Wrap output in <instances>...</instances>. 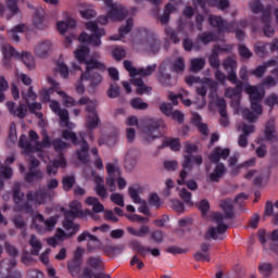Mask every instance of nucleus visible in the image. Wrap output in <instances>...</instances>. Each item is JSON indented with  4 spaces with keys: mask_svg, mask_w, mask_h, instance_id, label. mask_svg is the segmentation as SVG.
Masks as SVG:
<instances>
[{
    "mask_svg": "<svg viewBox=\"0 0 278 278\" xmlns=\"http://www.w3.org/2000/svg\"><path fill=\"white\" fill-rule=\"evenodd\" d=\"M233 203L231 198L219 201V207L224 214L216 212L212 215L213 223L217 224V226L210 227L207 230L206 236L212 238V240H218V236H223V233H226L227 229H229V226L224 222L225 219L233 220V218H236Z\"/></svg>",
    "mask_w": 278,
    "mask_h": 278,
    "instance_id": "1",
    "label": "nucleus"
},
{
    "mask_svg": "<svg viewBox=\"0 0 278 278\" xmlns=\"http://www.w3.org/2000/svg\"><path fill=\"white\" fill-rule=\"evenodd\" d=\"M245 92L250 97L251 109H244L242 116L248 123H256L257 118L262 116L264 110L262 109V99L264 93L260 92V88L249 85L245 87Z\"/></svg>",
    "mask_w": 278,
    "mask_h": 278,
    "instance_id": "2",
    "label": "nucleus"
},
{
    "mask_svg": "<svg viewBox=\"0 0 278 278\" xmlns=\"http://www.w3.org/2000/svg\"><path fill=\"white\" fill-rule=\"evenodd\" d=\"M60 186V181L56 178L47 180L46 188H41L37 191H28L26 199L28 203H35V205H47V201H53L55 199V188Z\"/></svg>",
    "mask_w": 278,
    "mask_h": 278,
    "instance_id": "3",
    "label": "nucleus"
},
{
    "mask_svg": "<svg viewBox=\"0 0 278 278\" xmlns=\"http://www.w3.org/2000/svg\"><path fill=\"white\" fill-rule=\"evenodd\" d=\"M105 64L94 58H90V61L87 62L85 71L81 72L80 79L81 81H89V88H97L101 86L103 81V76L98 72H105Z\"/></svg>",
    "mask_w": 278,
    "mask_h": 278,
    "instance_id": "4",
    "label": "nucleus"
},
{
    "mask_svg": "<svg viewBox=\"0 0 278 278\" xmlns=\"http://www.w3.org/2000/svg\"><path fill=\"white\" fill-rule=\"evenodd\" d=\"M230 153L231 150H229V148L222 149L220 147H217L208 155L210 162L212 164H216L213 172L208 175V179L211 182L218 184V181L223 179L225 173H227V167H225V164L218 162H220V160H227Z\"/></svg>",
    "mask_w": 278,
    "mask_h": 278,
    "instance_id": "5",
    "label": "nucleus"
},
{
    "mask_svg": "<svg viewBox=\"0 0 278 278\" xmlns=\"http://www.w3.org/2000/svg\"><path fill=\"white\" fill-rule=\"evenodd\" d=\"M62 136L65 140H71L73 144H76V147H78L76 150L78 161L81 162V164H89L90 163V153H89L90 144H88V141H86L84 137H80L81 140L77 141V135H75V132L68 129L64 130Z\"/></svg>",
    "mask_w": 278,
    "mask_h": 278,
    "instance_id": "6",
    "label": "nucleus"
},
{
    "mask_svg": "<svg viewBox=\"0 0 278 278\" xmlns=\"http://www.w3.org/2000/svg\"><path fill=\"white\" fill-rule=\"evenodd\" d=\"M86 29L92 31V35H88L87 33H81L78 37L79 42H87V45H91V47H101V38L105 36V29L99 28L97 22H87Z\"/></svg>",
    "mask_w": 278,
    "mask_h": 278,
    "instance_id": "7",
    "label": "nucleus"
},
{
    "mask_svg": "<svg viewBox=\"0 0 278 278\" xmlns=\"http://www.w3.org/2000/svg\"><path fill=\"white\" fill-rule=\"evenodd\" d=\"M162 127V122L152 117H143L141 119L142 138L146 142H153L156 138H160L157 130Z\"/></svg>",
    "mask_w": 278,
    "mask_h": 278,
    "instance_id": "8",
    "label": "nucleus"
},
{
    "mask_svg": "<svg viewBox=\"0 0 278 278\" xmlns=\"http://www.w3.org/2000/svg\"><path fill=\"white\" fill-rule=\"evenodd\" d=\"M43 139L41 142H36V146L31 141L27 140V137L22 136L20 138V147L28 153L31 151H42V149H49L51 147V138L47 134V130L42 131Z\"/></svg>",
    "mask_w": 278,
    "mask_h": 278,
    "instance_id": "9",
    "label": "nucleus"
},
{
    "mask_svg": "<svg viewBox=\"0 0 278 278\" xmlns=\"http://www.w3.org/2000/svg\"><path fill=\"white\" fill-rule=\"evenodd\" d=\"M169 71H170V62L163 61L160 64L159 72H157L159 83L162 84L163 86H173V84H170V79H173V76L170 75Z\"/></svg>",
    "mask_w": 278,
    "mask_h": 278,
    "instance_id": "10",
    "label": "nucleus"
},
{
    "mask_svg": "<svg viewBox=\"0 0 278 278\" xmlns=\"http://www.w3.org/2000/svg\"><path fill=\"white\" fill-rule=\"evenodd\" d=\"M38 223H41V225ZM56 223L58 222L53 217L45 220V216H42V214H37L33 218V225L35 226V229H37V231L39 233H42L45 231V228L42 227V225H45V227L48 231H51V229H53V227H55Z\"/></svg>",
    "mask_w": 278,
    "mask_h": 278,
    "instance_id": "11",
    "label": "nucleus"
},
{
    "mask_svg": "<svg viewBox=\"0 0 278 278\" xmlns=\"http://www.w3.org/2000/svg\"><path fill=\"white\" fill-rule=\"evenodd\" d=\"M2 64L3 66H5V68L12 67V58H15V60H21V52L16 51V49H14V47H12L11 45H4L2 47Z\"/></svg>",
    "mask_w": 278,
    "mask_h": 278,
    "instance_id": "12",
    "label": "nucleus"
},
{
    "mask_svg": "<svg viewBox=\"0 0 278 278\" xmlns=\"http://www.w3.org/2000/svg\"><path fill=\"white\" fill-rule=\"evenodd\" d=\"M239 129H240V131H242V134L239 136L238 144L242 149H245V147H249V136H250V134H255V125L241 123L239 125Z\"/></svg>",
    "mask_w": 278,
    "mask_h": 278,
    "instance_id": "13",
    "label": "nucleus"
},
{
    "mask_svg": "<svg viewBox=\"0 0 278 278\" xmlns=\"http://www.w3.org/2000/svg\"><path fill=\"white\" fill-rule=\"evenodd\" d=\"M242 86L243 84H239V85H236L235 87H228L225 90V97H227V99H231L232 108L240 106V99L242 97Z\"/></svg>",
    "mask_w": 278,
    "mask_h": 278,
    "instance_id": "14",
    "label": "nucleus"
},
{
    "mask_svg": "<svg viewBox=\"0 0 278 278\" xmlns=\"http://www.w3.org/2000/svg\"><path fill=\"white\" fill-rule=\"evenodd\" d=\"M129 11L123 7V4H115L110 11L108 12V17L110 21L121 22L127 18Z\"/></svg>",
    "mask_w": 278,
    "mask_h": 278,
    "instance_id": "15",
    "label": "nucleus"
},
{
    "mask_svg": "<svg viewBox=\"0 0 278 278\" xmlns=\"http://www.w3.org/2000/svg\"><path fill=\"white\" fill-rule=\"evenodd\" d=\"M92 176L94 177L93 181L96 184L94 192L100 197V199H108L110 193L108 192V187H105V179L97 175V173L92 172Z\"/></svg>",
    "mask_w": 278,
    "mask_h": 278,
    "instance_id": "16",
    "label": "nucleus"
},
{
    "mask_svg": "<svg viewBox=\"0 0 278 278\" xmlns=\"http://www.w3.org/2000/svg\"><path fill=\"white\" fill-rule=\"evenodd\" d=\"M208 23L212 27H216L220 34L231 30L229 23L218 15H208Z\"/></svg>",
    "mask_w": 278,
    "mask_h": 278,
    "instance_id": "17",
    "label": "nucleus"
},
{
    "mask_svg": "<svg viewBox=\"0 0 278 278\" xmlns=\"http://www.w3.org/2000/svg\"><path fill=\"white\" fill-rule=\"evenodd\" d=\"M87 113V128L90 130L97 129L99 127V124L101 123V118H99V113H97V108L94 109V105L88 106Z\"/></svg>",
    "mask_w": 278,
    "mask_h": 278,
    "instance_id": "18",
    "label": "nucleus"
},
{
    "mask_svg": "<svg viewBox=\"0 0 278 278\" xmlns=\"http://www.w3.org/2000/svg\"><path fill=\"white\" fill-rule=\"evenodd\" d=\"M10 114H12V116H16V118H25V116H27V105L20 103L18 105H16L15 102H7L5 103Z\"/></svg>",
    "mask_w": 278,
    "mask_h": 278,
    "instance_id": "19",
    "label": "nucleus"
},
{
    "mask_svg": "<svg viewBox=\"0 0 278 278\" xmlns=\"http://www.w3.org/2000/svg\"><path fill=\"white\" fill-rule=\"evenodd\" d=\"M198 148L195 144H192L190 142L185 143V155L182 161V168H189L192 169V153H197Z\"/></svg>",
    "mask_w": 278,
    "mask_h": 278,
    "instance_id": "20",
    "label": "nucleus"
},
{
    "mask_svg": "<svg viewBox=\"0 0 278 278\" xmlns=\"http://www.w3.org/2000/svg\"><path fill=\"white\" fill-rule=\"evenodd\" d=\"M128 194L132 199L134 203L139 204V212L141 214H144L146 216H149V206L147 205V201L140 199V195L138 194V190L134 189L132 187L128 188Z\"/></svg>",
    "mask_w": 278,
    "mask_h": 278,
    "instance_id": "21",
    "label": "nucleus"
},
{
    "mask_svg": "<svg viewBox=\"0 0 278 278\" xmlns=\"http://www.w3.org/2000/svg\"><path fill=\"white\" fill-rule=\"evenodd\" d=\"M216 106L219 110V123L222 127H229V117L227 116V101L224 98H217Z\"/></svg>",
    "mask_w": 278,
    "mask_h": 278,
    "instance_id": "22",
    "label": "nucleus"
},
{
    "mask_svg": "<svg viewBox=\"0 0 278 278\" xmlns=\"http://www.w3.org/2000/svg\"><path fill=\"white\" fill-rule=\"evenodd\" d=\"M175 12V7L170 3H167L164 7L163 14L157 15L156 21L164 27H168V24L170 23V14Z\"/></svg>",
    "mask_w": 278,
    "mask_h": 278,
    "instance_id": "23",
    "label": "nucleus"
},
{
    "mask_svg": "<svg viewBox=\"0 0 278 278\" xmlns=\"http://www.w3.org/2000/svg\"><path fill=\"white\" fill-rule=\"evenodd\" d=\"M52 49V43L51 41H41L36 45L34 49V53L37 58H47L49 55L50 51Z\"/></svg>",
    "mask_w": 278,
    "mask_h": 278,
    "instance_id": "24",
    "label": "nucleus"
},
{
    "mask_svg": "<svg viewBox=\"0 0 278 278\" xmlns=\"http://www.w3.org/2000/svg\"><path fill=\"white\" fill-rule=\"evenodd\" d=\"M48 83L50 86H52L49 89H43L41 91V101H43L45 103H49V101H51V94H53V90H58V88H60V83L55 81V79L48 77Z\"/></svg>",
    "mask_w": 278,
    "mask_h": 278,
    "instance_id": "25",
    "label": "nucleus"
},
{
    "mask_svg": "<svg viewBox=\"0 0 278 278\" xmlns=\"http://www.w3.org/2000/svg\"><path fill=\"white\" fill-rule=\"evenodd\" d=\"M74 55L79 64H85L86 66H88V62H90V59L87 58L88 55H90V48H88L87 46H80L79 49H76L74 51Z\"/></svg>",
    "mask_w": 278,
    "mask_h": 278,
    "instance_id": "26",
    "label": "nucleus"
},
{
    "mask_svg": "<svg viewBox=\"0 0 278 278\" xmlns=\"http://www.w3.org/2000/svg\"><path fill=\"white\" fill-rule=\"evenodd\" d=\"M131 29H134V18L130 17L126 21V25L119 27L118 35L111 36L109 40H123Z\"/></svg>",
    "mask_w": 278,
    "mask_h": 278,
    "instance_id": "27",
    "label": "nucleus"
},
{
    "mask_svg": "<svg viewBox=\"0 0 278 278\" xmlns=\"http://www.w3.org/2000/svg\"><path fill=\"white\" fill-rule=\"evenodd\" d=\"M265 139L267 142L275 143L277 142V130L275 129V121H268L265 127Z\"/></svg>",
    "mask_w": 278,
    "mask_h": 278,
    "instance_id": "28",
    "label": "nucleus"
},
{
    "mask_svg": "<svg viewBox=\"0 0 278 278\" xmlns=\"http://www.w3.org/2000/svg\"><path fill=\"white\" fill-rule=\"evenodd\" d=\"M131 84L137 87L136 93L140 96L151 94V91L153 90V88L144 84V80H142V78H132Z\"/></svg>",
    "mask_w": 278,
    "mask_h": 278,
    "instance_id": "29",
    "label": "nucleus"
},
{
    "mask_svg": "<svg viewBox=\"0 0 278 278\" xmlns=\"http://www.w3.org/2000/svg\"><path fill=\"white\" fill-rule=\"evenodd\" d=\"M34 25L37 29H45L47 27L45 24V9H35Z\"/></svg>",
    "mask_w": 278,
    "mask_h": 278,
    "instance_id": "30",
    "label": "nucleus"
},
{
    "mask_svg": "<svg viewBox=\"0 0 278 278\" xmlns=\"http://www.w3.org/2000/svg\"><path fill=\"white\" fill-rule=\"evenodd\" d=\"M136 164H138V152L130 150L128 151L125 160L126 170H134V168H136Z\"/></svg>",
    "mask_w": 278,
    "mask_h": 278,
    "instance_id": "31",
    "label": "nucleus"
},
{
    "mask_svg": "<svg viewBox=\"0 0 278 278\" xmlns=\"http://www.w3.org/2000/svg\"><path fill=\"white\" fill-rule=\"evenodd\" d=\"M62 212L64 214V222H63V227L64 229H72L73 228V222L75 220L76 216H79L77 213L74 211H68L66 208H62Z\"/></svg>",
    "mask_w": 278,
    "mask_h": 278,
    "instance_id": "32",
    "label": "nucleus"
},
{
    "mask_svg": "<svg viewBox=\"0 0 278 278\" xmlns=\"http://www.w3.org/2000/svg\"><path fill=\"white\" fill-rule=\"evenodd\" d=\"M87 205L92 206L93 214H101V212H105V207L101 202H99V198L96 197H88L86 199Z\"/></svg>",
    "mask_w": 278,
    "mask_h": 278,
    "instance_id": "33",
    "label": "nucleus"
},
{
    "mask_svg": "<svg viewBox=\"0 0 278 278\" xmlns=\"http://www.w3.org/2000/svg\"><path fill=\"white\" fill-rule=\"evenodd\" d=\"M87 266H89L90 270H105L103 266V260L99 256H91L87 260Z\"/></svg>",
    "mask_w": 278,
    "mask_h": 278,
    "instance_id": "34",
    "label": "nucleus"
},
{
    "mask_svg": "<svg viewBox=\"0 0 278 278\" xmlns=\"http://www.w3.org/2000/svg\"><path fill=\"white\" fill-rule=\"evenodd\" d=\"M34 179L42 181V179H45V173L40 169H29L25 177V181L26 184H34Z\"/></svg>",
    "mask_w": 278,
    "mask_h": 278,
    "instance_id": "35",
    "label": "nucleus"
},
{
    "mask_svg": "<svg viewBox=\"0 0 278 278\" xmlns=\"http://www.w3.org/2000/svg\"><path fill=\"white\" fill-rule=\"evenodd\" d=\"M219 51H222L220 47H216L208 56V64L211 68H220V59H218Z\"/></svg>",
    "mask_w": 278,
    "mask_h": 278,
    "instance_id": "36",
    "label": "nucleus"
},
{
    "mask_svg": "<svg viewBox=\"0 0 278 278\" xmlns=\"http://www.w3.org/2000/svg\"><path fill=\"white\" fill-rule=\"evenodd\" d=\"M20 60H22L28 71H34V68H36V62L34 61V55H31V53L22 52Z\"/></svg>",
    "mask_w": 278,
    "mask_h": 278,
    "instance_id": "37",
    "label": "nucleus"
},
{
    "mask_svg": "<svg viewBox=\"0 0 278 278\" xmlns=\"http://www.w3.org/2000/svg\"><path fill=\"white\" fill-rule=\"evenodd\" d=\"M78 11L83 18H94L97 16V11L88 8L85 3L78 4Z\"/></svg>",
    "mask_w": 278,
    "mask_h": 278,
    "instance_id": "38",
    "label": "nucleus"
},
{
    "mask_svg": "<svg viewBox=\"0 0 278 278\" xmlns=\"http://www.w3.org/2000/svg\"><path fill=\"white\" fill-rule=\"evenodd\" d=\"M146 46L151 53L155 54L160 52V42L155 38H153V36L151 35L147 36Z\"/></svg>",
    "mask_w": 278,
    "mask_h": 278,
    "instance_id": "39",
    "label": "nucleus"
},
{
    "mask_svg": "<svg viewBox=\"0 0 278 278\" xmlns=\"http://www.w3.org/2000/svg\"><path fill=\"white\" fill-rule=\"evenodd\" d=\"M223 67L227 73L238 71V61L233 56H228L223 61Z\"/></svg>",
    "mask_w": 278,
    "mask_h": 278,
    "instance_id": "40",
    "label": "nucleus"
},
{
    "mask_svg": "<svg viewBox=\"0 0 278 278\" xmlns=\"http://www.w3.org/2000/svg\"><path fill=\"white\" fill-rule=\"evenodd\" d=\"M268 66H270V64H268V61H266L262 65L256 66L255 70H252L250 72V75H253V77H256L257 79H262V77L266 75V71L268 70Z\"/></svg>",
    "mask_w": 278,
    "mask_h": 278,
    "instance_id": "41",
    "label": "nucleus"
},
{
    "mask_svg": "<svg viewBox=\"0 0 278 278\" xmlns=\"http://www.w3.org/2000/svg\"><path fill=\"white\" fill-rule=\"evenodd\" d=\"M13 201L16 205H21L23 203V199H25V193L21 192V184L15 182L13 185Z\"/></svg>",
    "mask_w": 278,
    "mask_h": 278,
    "instance_id": "42",
    "label": "nucleus"
},
{
    "mask_svg": "<svg viewBox=\"0 0 278 278\" xmlns=\"http://www.w3.org/2000/svg\"><path fill=\"white\" fill-rule=\"evenodd\" d=\"M191 73H199L205 68V59H192L190 62Z\"/></svg>",
    "mask_w": 278,
    "mask_h": 278,
    "instance_id": "43",
    "label": "nucleus"
},
{
    "mask_svg": "<svg viewBox=\"0 0 278 278\" xmlns=\"http://www.w3.org/2000/svg\"><path fill=\"white\" fill-rule=\"evenodd\" d=\"M130 105L131 108H134V110H140V111L149 110V103L144 102V100H142V98L140 97L132 98L130 100Z\"/></svg>",
    "mask_w": 278,
    "mask_h": 278,
    "instance_id": "44",
    "label": "nucleus"
},
{
    "mask_svg": "<svg viewBox=\"0 0 278 278\" xmlns=\"http://www.w3.org/2000/svg\"><path fill=\"white\" fill-rule=\"evenodd\" d=\"M86 240H90V242H96V247H99V244H101V240H99L97 236L91 235L88 231H84L77 237V242H86Z\"/></svg>",
    "mask_w": 278,
    "mask_h": 278,
    "instance_id": "45",
    "label": "nucleus"
},
{
    "mask_svg": "<svg viewBox=\"0 0 278 278\" xmlns=\"http://www.w3.org/2000/svg\"><path fill=\"white\" fill-rule=\"evenodd\" d=\"M29 244L33 248L31 255H39L40 249H42V242L38 240L36 235L30 236Z\"/></svg>",
    "mask_w": 278,
    "mask_h": 278,
    "instance_id": "46",
    "label": "nucleus"
},
{
    "mask_svg": "<svg viewBox=\"0 0 278 278\" xmlns=\"http://www.w3.org/2000/svg\"><path fill=\"white\" fill-rule=\"evenodd\" d=\"M164 33L174 45H179L181 42V39H179V35L170 26H165Z\"/></svg>",
    "mask_w": 278,
    "mask_h": 278,
    "instance_id": "47",
    "label": "nucleus"
},
{
    "mask_svg": "<svg viewBox=\"0 0 278 278\" xmlns=\"http://www.w3.org/2000/svg\"><path fill=\"white\" fill-rule=\"evenodd\" d=\"M10 90V84L5 79V76H0V103L5 101V92Z\"/></svg>",
    "mask_w": 278,
    "mask_h": 278,
    "instance_id": "48",
    "label": "nucleus"
},
{
    "mask_svg": "<svg viewBox=\"0 0 278 278\" xmlns=\"http://www.w3.org/2000/svg\"><path fill=\"white\" fill-rule=\"evenodd\" d=\"M51 146L53 147L54 151H56V153H62V151L68 147V143H66L61 138H58L50 141V147Z\"/></svg>",
    "mask_w": 278,
    "mask_h": 278,
    "instance_id": "49",
    "label": "nucleus"
},
{
    "mask_svg": "<svg viewBox=\"0 0 278 278\" xmlns=\"http://www.w3.org/2000/svg\"><path fill=\"white\" fill-rule=\"evenodd\" d=\"M67 268L71 275H77L79 269L81 268V260L73 258L71 262L67 263Z\"/></svg>",
    "mask_w": 278,
    "mask_h": 278,
    "instance_id": "50",
    "label": "nucleus"
},
{
    "mask_svg": "<svg viewBox=\"0 0 278 278\" xmlns=\"http://www.w3.org/2000/svg\"><path fill=\"white\" fill-rule=\"evenodd\" d=\"M185 70L186 63L181 56H179L170 66V71H174L175 73H184Z\"/></svg>",
    "mask_w": 278,
    "mask_h": 278,
    "instance_id": "51",
    "label": "nucleus"
},
{
    "mask_svg": "<svg viewBox=\"0 0 278 278\" xmlns=\"http://www.w3.org/2000/svg\"><path fill=\"white\" fill-rule=\"evenodd\" d=\"M62 184L63 190H65V192L73 190V186H75L76 184L75 176H64L62 179Z\"/></svg>",
    "mask_w": 278,
    "mask_h": 278,
    "instance_id": "52",
    "label": "nucleus"
},
{
    "mask_svg": "<svg viewBox=\"0 0 278 278\" xmlns=\"http://www.w3.org/2000/svg\"><path fill=\"white\" fill-rule=\"evenodd\" d=\"M157 71V64L148 65L147 67H141L138 70V75L141 77H151V74Z\"/></svg>",
    "mask_w": 278,
    "mask_h": 278,
    "instance_id": "53",
    "label": "nucleus"
},
{
    "mask_svg": "<svg viewBox=\"0 0 278 278\" xmlns=\"http://www.w3.org/2000/svg\"><path fill=\"white\" fill-rule=\"evenodd\" d=\"M124 68L129 73L131 79H136L139 70L134 67V63H131V61L125 60Z\"/></svg>",
    "mask_w": 278,
    "mask_h": 278,
    "instance_id": "54",
    "label": "nucleus"
},
{
    "mask_svg": "<svg viewBox=\"0 0 278 278\" xmlns=\"http://www.w3.org/2000/svg\"><path fill=\"white\" fill-rule=\"evenodd\" d=\"M182 47L185 51H192V49H195V51H199L201 49V46H199V42H194L190 38H186L184 40Z\"/></svg>",
    "mask_w": 278,
    "mask_h": 278,
    "instance_id": "55",
    "label": "nucleus"
},
{
    "mask_svg": "<svg viewBox=\"0 0 278 278\" xmlns=\"http://www.w3.org/2000/svg\"><path fill=\"white\" fill-rule=\"evenodd\" d=\"M106 94L109 99H116L117 97H121V87L116 84H111Z\"/></svg>",
    "mask_w": 278,
    "mask_h": 278,
    "instance_id": "56",
    "label": "nucleus"
},
{
    "mask_svg": "<svg viewBox=\"0 0 278 278\" xmlns=\"http://www.w3.org/2000/svg\"><path fill=\"white\" fill-rule=\"evenodd\" d=\"M7 8L10 10L12 16L21 14V9H18V0H7Z\"/></svg>",
    "mask_w": 278,
    "mask_h": 278,
    "instance_id": "57",
    "label": "nucleus"
},
{
    "mask_svg": "<svg viewBox=\"0 0 278 278\" xmlns=\"http://www.w3.org/2000/svg\"><path fill=\"white\" fill-rule=\"evenodd\" d=\"M258 270L264 277H270V274L273 273V264L262 263L258 265Z\"/></svg>",
    "mask_w": 278,
    "mask_h": 278,
    "instance_id": "58",
    "label": "nucleus"
},
{
    "mask_svg": "<svg viewBox=\"0 0 278 278\" xmlns=\"http://www.w3.org/2000/svg\"><path fill=\"white\" fill-rule=\"evenodd\" d=\"M130 247L134 249V251H137L139 255H147V248L142 245L138 240L130 241Z\"/></svg>",
    "mask_w": 278,
    "mask_h": 278,
    "instance_id": "59",
    "label": "nucleus"
},
{
    "mask_svg": "<svg viewBox=\"0 0 278 278\" xmlns=\"http://www.w3.org/2000/svg\"><path fill=\"white\" fill-rule=\"evenodd\" d=\"M198 40L202 45H210V42H214V35L210 31H204L202 35L198 36Z\"/></svg>",
    "mask_w": 278,
    "mask_h": 278,
    "instance_id": "60",
    "label": "nucleus"
},
{
    "mask_svg": "<svg viewBox=\"0 0 278 278\" xmlns=\"http://www.w3.org/2000/svg\"><path fill=\"white\" fill-rule=\"evenodd\" d=\"M228 25L230 27V30L228 31H233V29H239L242 31L249 25V22H247V20H241L239 22L229 23Z\"/></svg>",
    "mask_w": 278,
    "mask_h": 278,
    "instance_id": "61",
    "label": "nucleus"
},
{
    "mask_svg": "<svg viewBox=\"0 0 278 278\" xmlns=\"http://www.w3.org/2000/svg\"><path fill=\"white\" fill-rule=\"evenodd\" d=\"M164 231L162 230H154L150 233V240L156 242L157 244H162L164 242Z\"/></svg>",
    "mask_w": 278,
    "mask_h": 278,
    "instance_id": "62",
    "label": "nucleus"
},
{
    "mask_svg": "<svg viewBox=\"0 0 278 278\" xmlns=\"http://www.w3.org/2000/svg\"><path fill=\"white\" fill-rule=\"evenodd\" d=\"M265 105H267V108H270L271 110L273 108H275V105H278V94L270 93L269 96H267V98L265 99Z\"/></svg>",
    "mask_w": 278,
    "mask_h": 278,
    "instance_id": "63",
    "label": "nucleus"
},
{
    "mask_svg": "<svg viewBox=\"0 0 278 278\" xmlns=\"http://www.w3.org/2000/svg\"><path fill=\"white\" fill-rule=\"evenodd\" d=\"M254 51L258 58H266V43L257 42L254 45Z\"/></svg>",
    "mask_w": 278,
    "mask_h": 278,
    "instance_id": "64",
    "label": "nucleus"
}]
</instances>
